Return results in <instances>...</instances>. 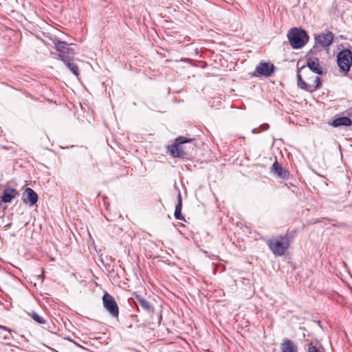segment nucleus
Listing matches in <instances>:
<instances>
[{
	"label": "nucleus",
	"mask_w": 352,
	"mask_h": 352,
	"mask_svg": "<svg viewBox=\"0 0 352 352\" xmlns=\"http://www.w3.org/2000/svg\"><path fill=\"white\" fill-rule=\"evenodd\" d=\"M352 124L351 120L348 117H340L335 119L333 121L332 125L333 126H349Z\"/></svg>",
	"instance_id": "2eb2a0df"
},
{
	"label": "nucleus",
	"mask_w": 352,
	"mask_h": 352,
	"mask_svg": "<svg viewBox=\"0 0 352 352\" xmlns=\"http://www.w3.org/2000/svg\"><path fill=\"white\" fill-rule=\"evenodd\" d=\"M280 349L282 352H298L297 346L290 340L285 339L281 344Z\"/></svg>",
	"instance_id": "4468645a"
},
{
	"label": "nucleus",
	"mask_w": 352,
	"mask_h": 352,
	"mask_svg": "<svg viewBox=\"0 0 352 352\" xmlns=\"http://www.w3.org/2000/svg\"><path fill=\"white\" fill-rule=\"evenodd\" d=\"M193 140L186 137L180 136L175 139V144L170 146L168 150L174 157H181L186 155L181 144L192 142Z\"/></svg>",
	"instance_id": "39448f33"
},
{
	"label": "nucleus",
	"mask_w": 352,
	"mask_h": 352,
	"mask_svg": "<svg viewBox=\"0 0 352 352\" xmlns=\"http://www.w3.org/2000/svg\"><path fill=\"white\" fill-rule=\"evenodd\" d=\"M298 73H299V71L298 72ZM297 78H298V82H297V85H298V87L303 90H305V91H310V92H312L314 91V87H310V84H308L307 82H305L300 74H298L297 75Z\"/></svg>",
	"instance_id": "dca6fc26"
},
{
	"label": "nucleus",
	"mask_w": 352,
	"mask_h": 352,
	"mask_svg": "<svg viewBox=\"0 0 352 352\" xmlns=\"http://www.w3.org/2000/svg\"><path fill=\"white\" fill-rule=\"evenodd\" d=\"M54 45L58 52V56L63 62L74 58L75 52L71 45L60 41L54 42Z\"/></svg>",
	"instance_id": "f03ea898"
},
{
	"label": "nucleus",
	"mask_w": 352,
	"mask_h": 352,
	"mask_svg": "<svg viewBox=\"0 0 352 352\" xmlns=\"http://www.w3.org/2000/svg\"><path fill=\"white\" fill-rule=\"evenodd\" d=\"M177 201H178V202H177V205L180 204V206L182 207V196H181L180 192H179L178 195H177Z\"/></svg>",
	"instance_id": "4be33fe9"
},
{
	"label": "nucleus",
	"mask_w": 352,
	"mask_h": 352,
	"mask_svg": "<svg viewBox=\"0 0 352 352\" xmlns=\"http://www.w3.org/2000/svg\"><path fill=\"white\" fill-rule=\"evenodd\" d=\"M17 194L18 192L15 188L11 187L6 188L1 196V201L3 203H10Z\"/></svg>",
	"instance_id": "ddd939ff"
},
{
	"label": "nucleus",
	"mask_w": 352,
	"mask_h": 352,
	"mask_svg": "<svg viewBox=\"0 0 352 352\" xmlns=\"http://www.w3.org/2000/svg\"><path fill=\"white\" fill-rule=\"evenodd\" d=\"M255 72L257 74H253L252 76H263L269 77L274 72V65L271 63L261 62L256 67Z\"/></svg>",
	"instance_id": "0eeeda50"
},
{
	"label": "nucleus",
	"mask_w": 352,
	"mask_h": 352,
	"mask_svg": "<svg viewBox=\"0 0 352 352\" xmlns=\"http://www.w3.org/2000/svg\"><path fill=\"white\" fill-rule=\"evenodd\" d=\"M273 170L279 177L285 178L287 176V172L280 166V164L276 161L272 165Z\"/></svg>",
	"instance_id": "f3484780"
},
{
	"label": "nucleus",
	"mask_w": 352,
	"mask_h": 352,
	"mask_svg": "<svg viewBox=\"0 0 352 352\" xmlns=\"http://www.w3.org/2000/svg\"><path fill=\"white\" fill-rule=\"evenodd\" d=\"M287 36L291 46L294 49L302 48L309 41L307 33L300 28H292Z\"/></svg>",
	"instance_id": "f257e3e1"
},
{
	"label": "nucleus",
	"mask_w": 352,
	"mask_h": 352,
	"mask_svg": "<svg viewBox=\"0 0 352 352\" xmlns=\"http://www.w3.org/2000/svg\"><path fill=\"white\" fill-rule=\"evenodd\" d=\"M0 338H3V340H8V337L6 336H0Z\"/></svg>",
	"instance_id": "b1692460"
},
{
	"label": "nucleus",
	"mask_w": 352,
	"mask_h": 352,
	"mask_svg": "<svg viewBox=\"0 0 352 352\" xmlns=\"http://www.w3.org/2000/svg\"><path fill=\"white\" fill-rule=\"evenodd\" d=\"M337 63L342 71L349 72L352 65V52L350 50H343L337 56Z\"/></svg>",
	"instance_id": "7ed1b4c3"
},
{
	"label": "nucleus",
	"mask_w": 352,
	"mask_h": 352,
	"mask_svg": "<svg viewBox=\"0 0 352 352\" xmlns=\"http://www.w3.org/2000/svg\"><path fill=\"white\" fill-rule=\"evenodd\" d=\"M315 39L321 46L328 47L331 44L333 40V34L330 31H326L317 35Z\"/></svg>",
	"instance_id": "6e6552de"
},
{
	"label": "nucleus",
	"mask_w": 352,
	"mask_h": 352,
	"mask_svg": "<svg viewBox=\"0 0 352 352\" xmlns=\"http://www.w3.org/2000/svg\"><path fill=\"white\" fill-rule=\"evenodd\" d=\"M320 85V78L318 76L315 77L314 83L310 84V87H314V91L318 89Z\"/></svg>",
	"instance_id": "412c9836"
},
{
	"label": "nucleus",
	"mask_w": 352,
	"mask_h": 352,
	"mask_svg": "<svg viewBox=\"0 0 352 352\" xmlns=\"http://www.w3.org/2000/svg\"><path fill=\"white\" fill-rule=\"evenodd\" d=\"M182 208L180 204L176 205L174 215L175 219L184 221V217L182 214Z\"/></svg>",
	"instance_id": "aec40b11"
},
{
	"label": "nucleus",
	"mask_w": 352,
	"mask_h": 352,
	"mask_svg": "<svg viewBox=\"0 0 352 352\" xmlns=\"http://www.w3.org/2000/svg\"><path fill=\"white\" fill-rule=\"evenodd\" d=\"M102 303L105 309L113 318H117L119 314V309L115 299L108 293H104L102 296Z\"/></svg>",
	"instance_id": "423d86ee"
},
{
	"label": "nucleus",
	"mask_w": 352,
	"mask_h": 352,
	"mask_svg": "<svg viewBox=\"0 0 352 352\" xmlns=\"http://www.w3.org/2000/svg\"><path fill=\"white\" fill-rule=\"evenodd\" d=\"M270 249L276 256H282L289 246L288 239L280 238L279 239L270 240L268 243Z\"/></svg>",
	"instance_id": "20e7f679"
},
{
	"label": "nucleus",
	"mask_w": 352,
	"mask_h": 352,
	"mask_svg": "<svg viewBox=\"0 0 352 352\" xmlns=\"http://www.w3.org/2000/svg\"><path fill=\"white\" fill-rule=\"evenodd\" d=\"M23 201L24 204L33 206L38 201V195L36 192L30 188H27L24 192V196L23 197Z\"/></svg>",
	"instance_id": "1a4fd4ad"
},
{
	"label": "nucleus",
	"mask_w": 352,
	"mask_h": 352,
	"mask_svg": "<svg viewBox=\"0 0 352 352\" xmlns=\"http://www.w3.org/2000/svg\"><path fill=\"white\" fill-rule=\"evenodd\" d=\"M1 329L3 330V331H8L9 333H11V332L13 331V330L10 329L5 327V326H2V325H0V330Z\"/></svg>",
	"instance_id": "5701e85b"
},
{
	"label": "nucleus",
	"mask_w": 352,
	"mask_h": 352,
	"mask_svg": "<svg viewBox=\"0 0 352 352\" xmlns=\"http://www.w3.org/2000/svg\"><path fill=\"white\" fill-rule=\"evenodd\" d=\"M32 318L36 322H37L38 324H44L46 323V321L41 316H39L38 314H36V312H32L31 314H30Z\"/></svg>",
	"instance_id": "6ab92c4d"
},
{
	"label": "nucleus",
	"mask_w": 352,
	"mask_h": 352,
	"mask_svg": "<svg viewBox=\"0 0 352 352\" xmlns=\"http://www.w3.org/2000/svg\"><path fill=\"white\" fill-rule=\"evenodd\" d=\"M307 65L315 74L322 75L325 73L320 65L319 59L316 57H309L307 59Z\"/></svg>",
	"instance_id": "9b49d317"
},
{
	"label": "nucleus",
	"mask_w": 352,
	"mask_h": 352,
	"mask_svg": "<svg viewBox=\"0 0 352 352\" xmlns=\"http://www.w3.org/2000/svg\"><path fill=\"white\" fill-rule=\"evenodd\" d=\"M73 60L74 58L68 59L67 61H64L63 63L74 75L78 76V67L73 62Z\"/></svg>",
	"instance_id": "a211bd4d"
},
{
	"label": "nucleus",
	"mask_w": 352,
	"mask_h": 352,
	"mask_svg": "<svg viewBox=\"0 0 352 352\" xmlns=\"http://www.w3.org/2000/svg\"><path fill=\"white\" fill-rule=\"evenodd\" d=\"M305 349L307 352H322V346L316 339H306Z\"/></svg>",
	"instance_id": "f8f14e48"
},
{
	"label": "nucleus",
	"mask_w": 352,
	"mask_h": 352,
	"mask_svg": "<svg viewBox=\"0 0 352 352\" xmlns=\"http://www.w3.org/2000/svg\"><path fill=\"white\" fill-rule=\"evenodd\" d=\"M135 304L138 309L141 308L143 311L151 314L154 312V308L151 304L144 298L140 295L135 296Z\"/></svg>",
	"instance_id": "9d476101"
}]
</instances>
